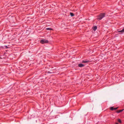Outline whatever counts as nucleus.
Masks as SVG:
<instances>
[{
	"label": "nucleus",
	"mask_w": 124,
	"mask_h": 124,
	"mask_svg": "<svg viewBox=\"0 0 124 124\" xmlns=\"http://www.w3.org/2000/svg\"><path fill=\"white\" fill-rule=\"evenodd\" d=\"M105 13H102L99 14L98 16L97 19L98 20H101L105 16Z\"/></svg>",
	"instance_id": "nucleus-1"
},
{
	"label": "nucleus",
	"mask_w": 124,
	"mask_h": 124,
	"mask_svg": "<svg viewBox=\"0 0 124 124\" xmlns=\"http://www.w3.org/2000/svg\"><path fill=\"white\" fill-rule=\"evenodd\" d=\"M40 42L42 44L47 43H48V41L46 39H43L40 40Z\"/></svg>",
	"instance_id": "nucleus-2"
},
{
	"label": "nucleus",
	"mask_w": 124,
	"mask_h": 124,
	"mask_svg": "<svg viewBox=\"0 0 124 124\" xmlns=\"http://www.w3.org/2000/svg\"><path fill=\"white\" fill-rule=\"evenodd\" d=\"M89 60H85L82 61V63H86L89 62Z\"/></svg>",
	"instance_id": "nucleus-3"
},
{
	"label": "nucleus",
	"mask_w": 124,
	"mask_h": 124,
	"mask_svg": "<svg viewBox=\"0 0 124 124\" xmlns=\"http://www.w3.org/2000/svg\"><path fill=\"white\" fill-rule=\"evenodd\" d=\"M78 66L80 67H84L85 66V65L82 63H80L78 64Z\"/></svg>",
	"instance_id": "nucleus-4"
},
{
	"label": "nucleus",
	"mask_w": 124,
	"mask_h": 124,
	"mask_svg": "<svg viewBox=\"0 0 124 124\" xmlns=\"http://www.w3.org/2000/svg\"><path fill=\"white\" fill-rule=\"evenodd\" d=\"M110 109L111 110H116V108H114L113 107H110Z\"/></svg>",
	"instance_id": "nucleus-5"
},
{
	"label": "nucleus",
	"mask_w": 124,
	"mask_h": 124,
	"mask_svg": "<svg viewBox=\"0 0 124 124\" xmlns=\"http://www.w3.org/2000/svg\"><path fill=\"white\" fill-rule=\"evenodd\" d=\"M118 32H121L122 33H123L124 32V28L122 30L120 31H118Z\"/></svg>",
	"instance_id": "nucleus-6"
},
{
	"label": "nucleus",
	"mask_w": 124,
	"mask_h": 124,
	"mask_svg": "<svg viewBox=\"0 0 124 124\" xmlns=\"http://www.w3.org/2000/svg\"><path fill=\"white\" fill-rule=\"evenodd\" d=\"M124 110V109H123L122 110H119L117 111V113H119L122 111Z\"/></svg>",
	"instance_id": "nucleus-7"
},
{
	"label": "nucleus",
	"mask_w": 124,
	"mask_h": 124,
	"mask_svg": "<svg viewBox=\"0 0 124 124\" xmlns=\"http://www.w3.org/2000/svg\"><path fill=\"white\" fill-rule=\"evenodd\" d=\"M97 28V27L96 26H94L93 28V29L94 31H96Z\"/></svg>",
	"instance_id": "nucleus-8"
},
{
	"label": "nucleus",
	"mask_w": 124,
	"mask_h": 124,
	"mask_svg": "<svg viewBox=\"0 0 124 124\" xmlns=\"http://www.w3.org/2000/svg\"><path fill=\"white\" fill-rule=\"evenodd\" d=\"M70 15L71 16H75V15L72 13H70Z\"/></svg>",
	"instance_id": "nucleus-9"
},
{
	"label": "nucleus",
	"mask_w": 124,
	"mask_h": 124,
	"mask_svg": "<svg viewBox=\"0 0 124 124\" xmlns=\"http://www.w3.org/2000/svg\"><path fill=\"white\" fill-rule=\"evenodd\" d=\"M46 30H52V29L51 28H46Z\"/></svg>",
	"instance_id": "nucleus-10"
},
{
	"label": "nucleus",
	"mask_w": 124,
	"mask_h": 124,
	"mask_svg": "<svg viewBox=\"0 0 124 124\" xmlns=\"http://www.w3.org/2000/svg\"><path fill=\"white\" fill-rule=\"evenodd\" d=\"M118 122H119V123H122V121H121V120L120 119H118Z\"/></svg>",
	"instance_id": "nucleus-11"
},
{
	"label": "nucleus",
	"mask_w": 124,
	"mask_h": 124,
	"mask_svg": "<svg viewBox=\"0 0 124 124\" xmlns=\"http://www.w3.org/2000/svg\"><path fill=\"white\" fill-rule=\"evenodd\" d=\"M5 47L6 48H8V47L7 46H5Z\"/></svg>",
	"instance_id": "nucleus-12"
},
{
	"label": "nucleus",
	"mask_w": 124,
	"mask_h": 124,
	"mask_svg": "<svg viewBox=\"0 0 124 124\" xmlns=\"http://www.w3.org/2000/svg\"><path fill=\"white\" fill-rule=\"evenodd\" d=\"M118 107H117V108H117V109L118 108Z\"/></svg>",
	"instance_id": "nucleus-13"
},
{
	"label": "nucleus",
	"mask_w": 124,
	"mask_h": 124,
	"mask_svg": "<svg viewBox=\"0 0 124 124\" xmlns=\"http://www.w3.org/2000/svg\"><path fill=\"white\" fill-rule=\"evenodd\" d=\"M117 124H118V123H117Z\"/></svg>",
	"instance_id": "nucleus-14"
},
{
	"label": "nucleus",
	"mask_w": 124,
	"mask_h": 124,
	"mask_svg": "<svg viewBox=\"0 0 124 124\" xmlns=\"http://www.w3.org/2000/svg\"><path fill=\"white\" fill-rule=\"evenodd\" d=\"M115 124H116V123H115Z\"/></svg>",
	"instance_id": "nucleus-15"
},
{
	"label": "nucleus",
	"mask_w": 124,
	"mask_h": 124,
	"mask_svg": "<svg viewBox=\"0 0 124 124\" xmlns=\"http://www.w3.org/2000/svg\"><path fill=\"white\" fill-rule=\"evenodd\" d=\"M0 58H1V57H0Z\"/></svg>",
	"instance_id": "nucleus-16"
}]
</instances>
